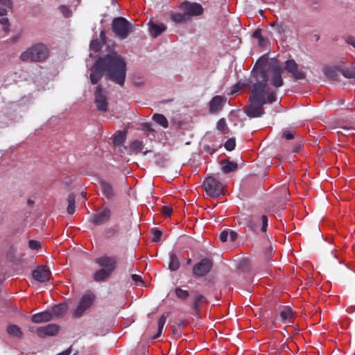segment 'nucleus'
Returning a JSON list of instances; mask_svg holds the SVG:
<instances>
[{"mask_svg": "<svg viewBox=\"0 0 355 355\" xmlns=\"http://www.w3.org/2000/svg\"><path fill=\"white\" fill-rule=\"evenodd\" d=\"M180 8L187 14L189 18L191 16L200 15L203 11V8L200 4L187 1L182 3L180 6Z\"/></svg>", "mask_w": 355, "mask_h": 355, "instance_id": "nucleus-11", "label": "nucleus"}, {"mask_svg": "<svg viewBox=\"0 0 355 355\" xmlns=\"http://www.w3.org/2000/svg\"><path fill=\"white\" fill-rule=\"evenodd\" d=\"M148 26L149 32L154 37H157L166 29V26L164 24L150 22Z\"/></svg>", "mask_w": 355, "mask_h": 355, "instance_id": "nucleus-21", "label": "nucleus"}, {"mask_svg": "<svg viewBox=\"0 0 355 355\" xmlns=\"http://www.w3.org/2000/svg\"><path fill=\"white\" fill-rule=\"evenodd\" d=\"M227 123L224 119H220L217 123V129L221 132H224L226 128Z\"/></svg>", "mask_w": 355, "mask_h": 355, "instance_id": "nucleus-45", "label": "nucleus"}, {"mask_svg": "<svg viewBox=\"0 0 355 355\" xmlns=\"http://www.w3.org/2000/svg\"><path fill=\"white\" fill-rule=\"evenodd\" d=\"M111 216V211L108 207L99 209L90 218V222L96 225H101L107 223Z\"/></svg>", "mask_w": 355, "mask_h": 355, "instance_id": "nucleus-8", "label": "nucleus"}, {"mask_svg": "<svg viewBox=\"0 0 355 355\" xmlns=\"http://www.w3.org/2000/svg\"><path fill=\"white\" fill-rule=\"evenodd\" d=\"M171 19L176 23H184L189 19L184 12L183 13H173L171 15Z\"/></svg>", "mask_w": 355, "mask_h": 355, "instance_id": "nucleus-32", "label": "nucleus"}, {"mask_svg": "<svg viewBox=\"0 0 355 355\" xmlns=\"http://www.w3.org/2000/svg\"><path fill=\"white\" fill-rule=\"evenodd\" d=\"M53 319V314L51 311H45L36 314L31 317V320L35 323H42L49 322Z\"/></svg>", "mask_w": 355, "mask_h": 355, "instance_id": "nucleus-20", "label": "nucleus"}, {"mask_svg": "<svg viewBox=\"0 0 355 355\" xmlns=\"http://www.w3.org/2000/svg\"><path fill=\"white\" fill-rule=\"evenodd\" d=\"M153 119L159 125L162 126L164 128H166L168 126V122L167 119L163 115L160 114H155L153 116Z\"/></svg>", "mask_w": 355, "mask_h": 355, "instance_id": "nucleus-30", "label": "nucleus"}, {"mask_svg": "<svg viewBox=\"0 0 355 355\" xmlns=\"http://www.w3.org/2000/svg\"><path fill=\"white\" fill-rule=\"evenodd\" d=\"M282 72V68L279 66L278 63L275 60L270 61L269 63H266L261 66L259 62H257L252 71L249 82L251 85H254L257 79H258L257 76L263 73L264 76L263 83H265L264 93L267 94V85L268 82L276 88L283 85Z\"/></svg>", "mask_w": 355, "mask_h": 355, "instance_id": "nucleus-2", "label": "nucleus"}, {"mask_svg": "<svg viewBox=\"0 0 355 355\" xmlns=\"http://www.w3.org/2000/svg\"><path fill=\"white\" fill-rule=\"evenodd\" d=\"M96 262L99 266L112 273L116 267L117 258L104 255L96 259Z\"/></svg>", "mask_w": 355, "mask_h": 355, "instance_id": "nucleus-12", "label": "nucleus"}, {"mask_svg": "<svg viewBox=\"0 0 355 355\" xmlns=\"http://www.w3.org/2000/svg\"><path fill=\"white\" fill-rule=\"evenodd\" d=\"M226 102V98L221 96H214L209 103V112L211 113H217L222 110L223 107Z\"/></svg>", "mask_w": 355, "mask_h": 355, "instance_id": "nucleus-19", "label": "nucleus"}, {"mask_svg": "<svg viewBox=\"0 0 355 355\" xmlns=\"http://www.w3.org/2000/svg\"><path fill=\"white\" fill-rule=\"evenodd\" d=\"M272 251V248H270L269 249L268 253V254H267V257H268V258H270V257H271Z\"/></svg>", "mask_w": 355, "mask_h": 355, "instance_id": "nucleus-54", "label": "nucleus"}, {"mask_svg": "<svg viewBox=\"0 0 355 355\" xmlns=\"http://www.w3.org/2000/svg\"><path fill=\"white\" fill-rule=\"evenodd\" d=\"M112 30L115 36L124 40L133 31V25L123 17H116L112 23Z\"/></svg>", "mask_w": 355, "mask_h": 355, "instance_id": "nucleus-5", "label": "nucleus"}, {"mask_svg": "<svg viewBox=\"0 0 355 355\" xmlns=\"http://www.w3.org/2000/svg\"><path fill=\"white\" fill-rule=\"evenodd\" d=\"M272 27L280 35L284 34L285 32V27L282 24H275L272 25Z\"/></svg>", "mask_w": 355, "mask_h": 355, "instance_id": "nucleus-43", "label": "nucleus"}, {"mask_svg": "<svg viewBox=\"0 0 355 355\" xmlns=\"http://www.w3.org/2000/svg\"><path fill=\"white\" fill-rule=\"evenodd\" d=\"M206 301V299L204 295L196 293L193 297V309L198 312L200 305Z\"/></svg>", "mask_w": 355, "mask_h": 355, "instance_id": "nucleus-28", "label": "nucleus"}, {"mask_svg": "<svg viewBox=\"0 0 355 355\" xmlns=\"http://www.w3.org/2000/svg\"><path fill=\"white\" fill-rule=\"evenodd\" d=\"M51 272L46 266H39L33 272V278L39 282H46L50 279Z\"/></svg>", "mask_w": 355, "mask_h": 355, "instance_id": "nucleus-16", "label": "nucleus"}, {"mask_svg": "<svg viewBox=\"0 0 355 355\" xmlns=\"http://www.w3.org/2000/svg\"><path fill=\"white\" fill-rule=\"evenodd\" d=\"M28 203H29V204H32V203H33V202H32L31 200H28Z\"/></svg>", "mask_w": 355, "mask_h": 355, "instance_id": "nucleus-57", "label": "nucleus"}, {"mask_svg": "<svg viewBox=\"0 0 355 355\" xmlns=\"http://www.w3.org/2000/svg\"><path fill=\"white\" fill-rule=\"evenodd\" d=\"M191 259H189L187 261V263H188V264H189V263H191Z\"/></svg>", "mask_w": 355, "mask_h": 355, "instance_id": "nucleus-56", "label": "nucleus"}, {"mask_svg": "<svg viewBox=\"0 0 355 355\" xmlns=\"http://www.w3.org/2000/svg\"><path fill=\"white\" fill-rule=\"evenodd\" d=\"M153 241L158 242L161 239L162 232L159 230L154 229V230H153Z\"/></svg>", "mask_w": 355, "mask_h": 355, "instance_id": "nucleus-42", "label": "nucleus"}, {"mask_svg": "<svg viewBox=\"0 0 355 355\" xmlns=\"http://www.w3.org/2000/svg\"><path fill=\"white\" fill-rule=\"evenodd\" d=\"M203 187L207 195L215 198L222 194L224 189L223 184L213 176L205 180Z\"/></svg>", "mask_w": 355, "mask_h": 355, "instance_id": "nucleus-6", "label": "nucleus"}, {"mask_svg": "<svg viewBox=\"0 0 355 355\" xmlns=\"http://www.w3.org/2000/svg\"><path fill=\"white\" fill-rule=\"evenodd\" d=\"M71 349H68L58 354V355H69L71 354Z\"/></svg>", "mask_w": 355, "mask_h": 355, "instance_id": "nucleus-53", "label": "nucleus"}, {"mask_svg": "<svg viewBox=\"0 0 355 355\" xmlns=\"http://www.w3.org/2000/svg\"><path fill=\"white\" fill-rule=\"evenodd\" d=\"M143 144L141 141L135 140L131 143L128 150L129 154H137L142 150Z\"/></svg>", "mask_w": 355, "mask_h": 355, "instance_id": "nucleus-27", "label": "nucleus"}, {"mask_svg": "<svg viewBox=\"0 0 355 355\" xmlns=\"http://www.w3.org/2000/svg\"><path fill=\"white\" fill-rule=\"evenodd\" d=\"M237 168V164L232 162L223 161L222 162V170L224 173H228L235 171Z\"/></svg>", "mask_w": 355, "mask_h": 355, "instance_id": "nucleus-31", "label": "nucleus"}, {"mask_svg": "<svg viewBox=\"0 0 355 355\" xmlns=\"http://www.w3.org/2000/svg\"><path fill=\"white\" fill-rule=\"evenodd\" d=\"M283 136L286 139H292L294 138V132L291 131H287L283 133Z\"/></svg>", "mask_w": 355, "mask_h": 355, "instance_id": "nucleus-48", "label": "nucleus"}, {"mask_svg": "<svg viewBox=\"0 0 355 355\" xmlns=\"http://www.w3.org/2000/svg\"><path fill=\"white\" fill-rule=\"evenodd\" d=\"M220 240L222 241V242H226L227 240H228V238H229V233L226 230H224L223 232H222L220 234Z\"/></svg>", "mask_w": 355, "mask_h": 355, "instance_id": "nucleus-47", "label": "nucleus"}, {"mask_svg": "<svg viewBox=\"0 0 355 355\" xmlns=\"http://www.w3.org/2000/svg\"><path fill=\"white\" fill-rule=\"evenodd\" d=\"M103 73H105V69L103 64V62L100 58L96 60L92 72L90 73V82L94 85L96 84L98 82V80L101 78Z\"/></svg>", "mask_w": 355, "mask_h": 355, "instance_id": "nucleus-14", "label": "nucleus"}, {"mask_svg": "<svg viewBox=\"0 0 355 355\" xmlns=\"http://www.w3.org/2000/svg\"><path fill=\"white\" fill-rule=\"evenodd\" d=\"M67 202V212L69 214H73L75 212V196L73 194H71L68 196Z\"/></svg>", "mask_w": 355, "mask_h": 355, "instance_id": "nucleus-33", "label": "nucleus"}, {"mask_svg": "<svg viewBox=\"0 0 355 355\" xmlns=\"http://www.w3.org/2000/svg\"><path fill=\"white\" fill-rule=\"evenodd\" d=\"M254 85H251L250 104L245 107V112L250 118L260 117L264 114L263 105L272 103L277 101L276 92H269L266 97L264 93V76H257Z\"/></svg>", "mask_w": 355, "mask_h": 355, "instance_id": "nucleus-1", "label": "nucleus"}, {"mask_svg": "<svg viewBox=\"0 0 355 355\" xmlns=\"http://www.w3.org/2000/svg\"><path fill=\"white\" fill-rule=\"evenodd\" d=\"M126 139V133L120 132L118 135H115L113 139V143L115 146L122 145Z\"/></svg>", "mask_w": 355, "mask_h": 355, "instance_id": "nucleus-34", "label": "nucleus"}, {"mask_svg": "<svg viewBox=\"0 0 355 355\" xmlns=\"http://www.w3.org/2000/svg\"><path fill=\"white\" fill-rule=\"evenodd\" d=\"M263 43V38H262V40H259V44L260 46H262Z\"/></svg>", "mask_w": 355, "mask_h": 355, "instance_id": "nucleus-55", "label": "nucleus"}, {"mask_svg": "<svg viewBox=\"0 0 355 355\" xmlns=\"http://www.w3.org/2000/svg\"><path fill=\"white\" fill-rule=\"evenodd\" d=\"M90 48L95 52L98 51L101 48V44L98 40H94L90 43Z\"/></svg>", "mask_w": 355, "mask_h": 355, "instance_id": "nucleus-39", "label": "nucleus"}, {"mask_svg": "<svg viewBox=\"0 0 355 355\" xmlns=\"http://www.w3.org/2000/svg\"><path fill=\"white\" fill-rule=\"evenodd\" d=\"M346 42L349 45L353 46L355 49V37H347L346 40Z\"/></svg>", "mask_w": 355, "mask_h": 355, "instance_id": "nucleus-49", "label": "nucleus"}, {"mask_svg": "<svg viewBox=\"0 0 355 355\" xmlns=\"http://www.w3.org/2000/svg\"><path fill=\"white\" fill-rule=\"evenodd\" d=\"M253 37L258 40H262L261 31L259 29L256 30L253 33Z\"/></svg>", "mask_w": 355, "mask_h": 355, "instance_id": "nucleus-51", "label": "nucleus"}, {"mask_svg": "<svg viewBox=\"0 0 355 355\" xmlns=\"http://www.w3.org/2000/svg\"><path fill=\"white\" fill-rule=\"evenodd\" d=\"M131 277L134 282H142V279H141V276H139L138 275H135V274L132 275Z\"/></svg>", "mask_w": 355, "mask_h": 355, "instance_id": "nucleus-52", "label": "nucleus"}, {"mask_svg": "<svg viewBox=\"0 0 355 355\" xmlns=\"http://www.w3.org/2000/svg\"><path fill=\"white\" fill-rule=\"evenodd\" d=\"M67 310V306L64 303L59 304L57 305H55L52 308L51 313L53 314V316L55 317H60L63 315Z\"/></svg>", "mask_w": 355, "mask_h": 355, "instance_id": "nucleus-25", "label": "nucleus"}, {"mask_svg": "<svg viewBox=\"0 0 355 355\" xmlns=\"http://www.w3.org/2000/svg\"><path fill=\"white\" fill-rule=\"evenodd\" d=\"M101 192L107 199H111L114 196V191L112 186L107 182L101 180L100 182Z\"/></svg>", "mask_w": 355, "mask_h": 355, "instance_id": "nucleus-22", "label": "nucleus"}, {"mask_svg": "<svg viewBox=\"0 0 355 355\" xmlns=\"http://www.w3.org/2000/svg\"><path fill=\"white\" fill-rule=\"evenodd\" d=\"M12 7V3L10 0H0V24L3 25V30L7 32L8 28V19L5 17L7 15L8 10Z\"/></svg>", "mask_w": 355, "mask_h": 355, "instance_id": "nucleus-13", "label": "nucleus"}, {"mask_svg": "<svg viewBox=\"0 0 355 355\" xmlns=\"http://www.w3.org/2000/svg\"><path fill=\"white\" fill-rule=\"evenodd\" d=\"M170 261L168 268L171 270L175 271L180 268V262L178 257L175 253H170Z\"/></svg>", "mask_w": 355, "mask_h": 355, "instance_id": "nucleus-29", "label": "nucleus"}, {"mask_svg": "<svg viewBox=\"0 0 355 355\" xmlns=\"http://www.w3.org/2000/svg\"><path fill=\"white\" fill-rule=\"evenodd\" d=\"M59 10L62 15L66 18L70 17L72 15V11L66 6H60L59 7Z\"/></svg>", "mask_w": 355, "mask_h": 355, "instance_id": "nucleus-38", "label": "nucleus"}, {"mask_svg": "<svg viewBox=\"0 0 355 355\" xmlns=\"http://www.w3.org/2000/svg\"><path fill=\"white\" fill-rule=\"evenodd\" d=\"M111 272L105 268L98 270L94 275V279L96 282H102L107 279L110 275Z\"/></svg>", "mask_w": 355, "mask_h": 355, "instance_id": "nucleus-23", "label": "nucleus"}, {"mask_svg": "<svg viewBox=\"0 0 355 355\" xmlns=\"http://www.w3.org/2000/svg\"><path fill=\"white\" fill-rule=\"evenodd\" d=\"M49 55V49L44 44H35L26 51H24L20 59L24 62H41Z\"/></svg>", "mask_w": 355, "mask_h": 355, "instance_id": "nucleus-4", "label": "nucleus"}, {"mask_svg": "<svg viewBox=\"0 0 355 355\" xmlns=\"http://www.w3.org/2000/svg\"><path fill=\"white\" fill-rule=\"evenodd\" d=\"M212 268V262L209 259H203L194 265L193 273L195 277H200L206 275Z\"/></svg>", "mask_w": 355, "mask_h": 355, "instance_id": "nucleus-9", "label": "nucleus"}, {"mask_svg": "<svg viewBox=\"0 0 355 355\" xmlns=\"http://www.w3.org/2000/svg\"><path fill=\"white\" fill-rule=\"evenodd\" d=\"M340 71L347 78H355V67L351 69H342Z\"/></svg>", "mask_w": 355, "mask_h": 355, "instance_id": "nucleus-36", "label": "nucleus"}, {"mask_svg": "<svg viewBox=\"0 0 355 355\" xmlns=\"http://www.w3.org/2000/svg\"><path fill=\"white\" fill-rule=\"evenodd\" d=\"M95 295L92 293L85 294L80 299L73 315L75 317H80L84 312L89 309L94 303Z\"/></svg>", "mask_w": 355, "mask_h": 355, "instance_id": "nucleus-7", "label": "nucleus"}, {"mask_svg": "<svg viewBox=\"0 0 355 355\" xmlns=\"http://www.w3.org/2000/svg\"><path fill=\"white\" fill-rule=\"evenodd\" d=\"M166 321V316L164 315H162L160 318L158 320L157 326H158V332L157 335L154 337V338H157L159 337L162 334V332L163 331L164 324Z\"/></svg>", "mask_w": 355, "mask_h": 355, "instance_id": "nucleus-35", "label": "nucleus"}, {"mask_svg": "<svg viewBox=\"0 0 355 355\" xmlns=\"http://www.w3.org/2000/svg\"><path fill=\"white\" fill-rule=\"evenodd\" d=\"M285 68L297 80H302L305 78V72L298 69V65L293 60H287Z\"/></svg>", "mask_w": 355, "mask_h": 355, "instance_id": "nucleus-15", "label": "nucleus"}, {"mask_svg": "<svg viewBox=\"0 0 355 355\" xmlns=\"http://www.w3.org/2000/svg\"><path fill=\"white\" fill-rule=\"evenodd\" d=\"M8 334L12 337L21 338L23 336V332L19 327L15 324H10L7 328Z\"/></svg>", "mask_w": 355, "mask_h": 355, "instance_id": "nucleus-24", "label": "nucleus"}, {"mask_svg": "<svg viewBox=\"0 0 355 355\" xmlns=\"http://www.w3.org/2000/svg\"><path fill=\"white\" fill-rule=\"evenodd\" d=\"M244 87L245 84L239 82L232 87L231 92L229 93V94H234V93L239 92V90L244 89Z\"/></svg>", "mask_w": 355, "mask_h": 355, "instance_id": "nucleus-41", "label": "nucleus"}, {"mask_svg": "<svg viewBox=\"0 0 355 355\" xmlns=\"http://www.w3.org/2000/svg\"><path fill=\"white\" fill-rule=\"evenodd\" d=\"M107 78L121 86L126 77V62L120 55L113 53L101 58Z\"/></svg>", "mask_w": 355, "mask_h": 355, "instance_id": "nucleus-3", "label": "nucleus"}, {"mask_svg": "<svg viewBox=\"0 0 355 355\" xmlns=\"http://www.w3.org/2000/svg\"><path fill=\"white\" fill-rule=\"evenodd\" d=\"M162 211L165 216L169 217L172 213V208L169 206H164L162 209Z\"/></svg>", "mask_w": 355, "mask_h": 355, "instance_id": "nucleus-46", "label": "nucleus"}, {"mask_svg": "<svg viewBox=\"0 0 355 355\" xmlns=\"http://www.w3.org/2000/svg\"><path fill=\"white\" fill-rule=\"evenodd\" d=\"M294 312L288 306H285L280 311V317L284 322H290L293 316Z\"/></svg>", "mask_w": 355, "mask_h": 355, "instance_id": "nucleus-26", "label": "nucleus"}, {"mask_svg": "<svg viewBox=\"0 0 355 355\" xmlns=\"http://www.w3.org/2000/svg\"><path fill=\"white\" fill-rule=\"evenodd\" d=\"M59 331V327L54 324H49L48 325L37 328L36 334L41 338L46 336H53L56 335Z\"/></svg>", "mask_w": 355, "mask_h": 355, "instance_id": "nucleus-17", "label": "nucleus"}, {"mask_svg": "<svg viewBox=\"0 0 355 355\" xmlns=\"http://www.w3.org/2000/svg\"><path fill=\"white\" fill-rule=\"evenodd\" d=\"M95 103L99 111L105 112L107 110V92L104 91L101 85L96 87Z\"/></svg>", "mask_w": 355, "mask_h": 355, "instance_id": "nucleus-10", "label": "nucleus"}, {"mask_svg": "<svg viewBox=\"0 0 355 355\" xmlns=\"http://www.w3.org/2000/svg\"><path fill=\"white\" fill-rule=\"evenodd\" d=\"M40 243L35 240H30L28 241V247L32 250H38L40 248Z\"/></svg>", "mask_w": 355, "mask_h": 355, "instance_id": "nucleus-44", "label": "nucleus"}, {"mask_svg": "<svg viewBox=\"0 0 355 355\" xmlns=\"http://www.w3.org/2000/svg\"><path fill=\"white\" fill-rule=\"evenodd\" d=\"M261 223V231L266 232L268 226V217L265 215L259 217H252L248 222V226L254 232L257 231V224Z\"/></svg>", "mask_w": 355, "mask_h": 355, "instance_id": "nucleus-18", "label": "nucleus"}, {"mask_svg": "<svg viewBox=\"0 0 355 355\" xmlns=\"http://www.w3.org/2000/svg\"><path fill=\"white\" fill-rule=\"evenodd\" d=\"M175 293L178 298L182 300H186L189 295L187 291L183 290L181 288H176L175 290Z\"/></svg>", "mask_w": 355, "mask_h": 355, "instance_id": "nucleus-37", "label": "nucleus"}, {"mask_svg": "<svg viewBox=\"0 0 355 355\" xmlns=\"http://www.w3.org/2000/svg\"><path fill=\"white\" fill-rule=\"evenodd\" d=\"M228 239L230 241L234 242L237 239V234L234 231H230Z\"/></svg>", "mask_w": 355, "mask_h": 355, "instance_id": "nucleus-50", "label": "nucleus"}, {"mask_svg": "<svg viewBox=\"0 0 355 355\" xmlns=\"http://www.w3.org/2000/svg\"><path fill=\"white\" fill-rule=\"evenodd\" d=\"M236 146V141L234 139H229L225 144V148L227 150H232Z\"/></svg>", "mask_w": 355, "mask_h": 355, "instance_id": "nucleus-40", "label": "nucleus"}]
</instances>
